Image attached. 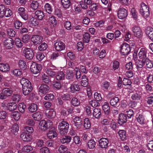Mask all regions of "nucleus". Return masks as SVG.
Wrapping results in <instances>:
<instances>
[{
	"instance_id": "10",
	"label": "nucleus",
	"mask_w": 153,
	"mask_h": 153,
	"mask_svg": "<svg viewBox=\"0 0 153 153\" xmlns=\"http://www.w3.org/2000/svg\"><path fill=\"white\" fill-rule=\"evenodd\" d=\"M147 50L144 48H141L138 54L139 58L143 62H144L147 59L146 54Z\"/></svg>"
},
{
	"instance_id": "34",
	"label": "nucleus",
	"mask_w": 153,
	"mask_h": 153,
	"mask_svg": "<svg viewBox=\"0 0 153 153\" xmlns=\"http://www.w3.org/2000/svg\"><path fill=\"white\" fill-rule=\"evenodd\" d=\"M39 5L38 1L36 0H33L30 4V7L34 10H36Z\"/></svg>"
},
{
	"instance_id": "44",
	"label": "nucleus",
	"mask_w": 153,
	"mask_h": 153,
	"mask_svg": "<svg viewBox=\"0 0 153 153\" xmlns=\"http://www.w3.org/2000/svg\"><path fill=\"white\" fill-rule=\"evenodd\" d=\"M90 39V36L89 34L86 33L83 36V41L85 43H88Z\"/></svg>"
},
{
	"instance_id": "64",
	"label": "nucleus",
	"mask_w": 153,
	"mask_h": 153,
	"mask_svg": "<svg viewBox=\"0 0 153 153\" xmlns=\"http://www.w3.org/2000/svg\"><path fill=\"white\" fill-rule=\"evenodd\" d=\"M123 84L124 85L130 86L131 84L130 80L127 78H124L123 81Z\"/></svg>"
},
{
	"instance_id": "22",
	"label": "nucleus",
	"mask_w": 153,
	"mask_h": 153,
	"mask_svg": "<svg viewBox=\"0 0 153 153\" xmlns=\"http://www.w3.org/2000/svg\"><path fill=\"white\" fill-rule=\"evenodd\" d=\"M20 137L24 141H29L31 139L30 136L26 132H23L20 135Z\"/></svg>"
},
{
	"instance_id": "57",
	"label": "nucleus",
	"mask_w": 153,
	"mask_h": 153,
	"mask_svg": "<svg viewBox=\"0 0 153 153\" xmlns=\"http://www.w3.org/2000/svg\"><path fill=\"white\" fill-rule=\"evenodd\" d=\"M15 42L16 45L18 48H20L22 46V43L20 38H16Z\"/></svg>"
},
{
	"instance_id": "52",
	"label": "nucleus",
	"mask_w": 153,
	"mask_h": 153,
	"mask_svg": "<svg viewBox=\"0 0 153 153\" xmlns=\"http://www.w3.org/2000/svg\"><path fill=\"white\" fill-rule=\"evenodd\" d=\"M119 66L120 63L118 61L114 60L112 62V68L115 71L117 69L119 68Z\"/></svg>"
},
{
	"instance_id": "49",
	"label": "nucleus",
	"mask_w": 153,
	"mask_h": 153,
	"mask_svg": "<svg viewBox=\"0 0 153 153\" xmlns=\"http://www.w3.org/2000/svg\"><path fill=\"white\" fill-rule=\"evenodd\" d=\"M6 9L5 6L3 4L0 5V17L3 18L4 16V14Z\"/></svg>"
},
{
	"instance_id": "20",
	"label": "nucleus",
	"mask_w": 153,
	"mask_h": 153,
	"mask_svg": "<svg viewBox=\"0 0 153 153\" xmlns=\"http://www.w3.org/2000/svg\"><path fill=\"white\" fill-rule=\"evenodd\" d=\"M73 122L74 126L77 129H79L81 128L82 125V121L81 118L78 117H75L73 119Z\"/></svg>"
},
{
	"instance_id": "33",
	"label": "nucleus",
	"mask_w": 153,
	"mask_h": 153,
	"mask_svg": "<svg viewBox=\"0 0 153 153\" xmlns=\"http://www.w3.org/2000/svg\"><path fill=\"white\" fill-rule=\"evenodd\" d=\"M88 79L86 76L85 75L82 76L81 80V85L83 87H86L88 85Z\"/></svg>"
},
{
	"instance_id": "46",
	"label": "nucleus",
	"mask_w": 153,
	"mask_h": 153,
	"mask_svg": "<svg viewBox=\"0 0 153 153\" xmlns=\"http://www.w3.org/2000/svg\"><path fill=\"white\" fill-rule=\"evenodd\" d=\"M71 102L72 105L74 106H76L79 105L80 103V102L78 99L75 97H73L71 100Z\"/></svg>"
},
{
	"instance_id": "39",
	"label": "nucleus",
	"mask_w": 153,
	"mask_h": 153,
	"mask_svg": "<svg viewBox=\"0 0 153 153\" xmlns=\"http://www.w3.org/2000/svg\"><path fill=\"white\" fill-rule=\"evenodd\" d=\"M138 92H137L132 94L131 96V99L134 101L140 100L141 98V95Z\"/></svg>"
},
{
	"instance_id": "53",
	"label": "nucleus",
	"mask_w": 153,
	"mask_h": 153,
	"mask_svg": "<svg viewBox=\"0 0 153 153\" xmlns=\"http://www.w3.org/2000/svg\"><path fill=\"white\" fill-rule=\"evenodd\" d=\"M29 23L31 25L33 26H36L39 24L38 21L33 18L31 19L29 21Z\"/></svg>"
},
{
	"instance_id": "27",
	"label": "nucleus",
	"mask_w": 153,
	"mask_h": 153,
	"mask_svg": "<svg viewBox=\"0 0 153 153\" xmlns=\"http://www.w3.org/2000/svg\"><path fill=\"white\" fill-rule=\"evenodd\" d=\"M118 133L121 140L124 141L126 140V133L125 130H120L118 132Z\"/></svg>"
},
{
	"instance_id": "59",
	"label": "nucleus",
	"mask_w": 153,
	"mask_h": 153,
	"mask_svg": "<svg viewBox=\"0 0 153 153\" xmlns=\"http://www.w3.org/2000/svg\"><path fill=\"white\" fill-rule=\"evenodd\" d=\"M11 73L16 76H19L22 74V71L19 69H15L11 71Z\"/></svg>"
},
{
	"instance_id": "30",
	"label": "nucleus",
	"mask_w": 153,
	"mask_h": 153,
	"mask_svg": "<svg viewBox=\"0 0 153 153\" xmlns=\"http://www.w3.org/2000/svg\"><path fill=\"white\" fill-rule=\"evenodd\" d=\"M19 130V126L16 123L13 124L10 130L11 133L15 135H16L17 134Z\"/></svg>"
},
{
	"instance_id": "63",
	"label": "nucleus",
	"mask_w": 153,
	"mask_h": 153,
	"mask_svg": "<svg viewBox=\"0 0 153 153\" xmlns=\"http://www.w3.org/2000/svg\"><path fill=\"white\" fill-rule=\"evenodd\" d=\"M89 104L90 105L93 107H97L99 106L100 105V103L95 100H93L90 101Z\"/></svg>"
},
{
	"instance_id": "36",
	"label": "nucleus",
	"mask_w": 153,
	"mask_h": 153,
	"mask_svg": "<svg viewBox=\"0 0 153 153\" xmlns=\"http://www.w3.org/2000/svg\"><path fill=\"white\" fill-rule=\"evenodd\" d=\"M61 4L64 8H68L71 5L70 0H61Z\"/></svg>"
},
{
	"instance_id": "43",
	"label": "nucleus",
	"mask_w": 153,
	"mask_h": 153,
	"mask_svg": "<svg viewBox=\"0 0 153 153\" xmlns=\"http://www.w3.org/2000/svg\"><path fill=\"white\" fill-rule=\"evenodd\" d=\"M37 105L34 103L31 104L28 108L29 111L32 112L36 111L37 110Z\"/></svg>"
},
{
	"instance_id": "28",
	"label": "nucleus",
	"mask_w": 153,
	"mask_h": 153,
	"mask_svg": "<svg viewBox=\"0 0 153 153\" xmlns=\"http://www.w3.org/2000/svg\"><path fill=\"white\" fill-rule=\"evenodd\" d=\"M57 135V134L54 129L50 130L47 134L48 137L50 139L56 137Z\"/></svg>"
},
{
	"instance_id": "56",
	"label": "nucleus",
	"mask_w": 153,
	"mask_h": 153,
	"mask_svg": "<svg viewBox=\"0 0 153 153\" xmlns=\"http://www.w3.org/2000/svg\"><path fill=\"white\" fill-rule=\"evenodd\" d=\"M68 150V148L64 145L60 146L58 148V151L60 153H65Z\"/></svg>"
},
{
	"instance_id": "55",
	"label": "nucleus",
	"mask_w": 153,
	"mask_h": 153,
	"mask_svg": "<svg viewBox=\"0 0 153 153\" xmlns=\"http://www.w3.org/2000/svg\"><path fill=\"white\" fill-rule=\"evenodd\" d=\"M144 64V62H143L142 60L137 64L136 68L138 71H142Z\"/></svg>"
},
{
	"instance_id": "5",
	"label": "nucleus",
	"mask_w": 153,
	"mask_h": 153,
	"mask_svg": "<svg viewBox=\"0 0 153 153\" xmlns=\"http://www.w3.org/2000/svg\"><path fill=\"white\" fill-rule=\"evenodd\" d=\"M53 125L51 122H46L45 120H42L39 123V127L41 130L46 131L48 128H51Z\"/></svg>"
},
{
	"instance_id": "8",
	"label": "nucleus",
	"mask_w": 153,
	"mask_h": 153,
	"mask_svg": "<svg viewBox=\"0 0 153 153\" xmlns=\"http://www.w3.org/2000/svg\"><path fill=\"white\" fill-rule=\"evenodd\" d=\"M54 45L55 49L58 51H61L64 50L65 47V44L59 40L56 41Z\"/></svg>"
},
{
	"instance_id": "62",
	"label": "nucleus",
	"mask_w": 153,
	"mask_h": 153,
	"mask_svg": "<svg viewBox=\"0 0 153 153\" xmlns=\"http://www.w3.org/2000/svg\"><path fill=\"white\" fill-rule=\"evenodd\" d=\"M30 39L29 36L27 34H25L23 36L22 41L24 43H27L28 42Z\"/></svg>"
},
{
	"instance_id": "41",
	"label": "nucleus",
	"mask_w": 153,
	"mask_h": 153,
	"mask_svg": "<svg viewBox=\"0 0 153 153\" xmlns=\"http://www.w3.org/2000/svg\"><path fill=\"white\" fill-rule=\"evenodd\" d=\"M65 74L62 71H60L56 75V78L58 80H62L64 78Z\"/></svg>"
},
{
	"instance_id": "19",
	"label": "nucleus",
	"mask_w": 153,
	"mask_h": 153,
	"mask_svg": "<svg viewBox=\"0 0 153 153\" xmlns=\"http://www.w3.org/2000/svg\"><path fill=\"white\" fill-rule=\"evenodd\" d=\"M7 105L6 106V107H5V109H8L10 111H13L16 110L17 107V104L13 102L7 103Z\"/></svg>"
},
{
	"instance_id": "42",
	"label": "nucleus",
	"mask_w": 153,
	"mask_h": 153,
	"mask_svg": "<svg viewBox=\"0 0 153 153\" xmlns=\"http://www.w3.org/2000/svg\"><path fill=\"white\" fill-rule=\"evenodd\" d=\"M3 92L6 97L10 96L13 93V91L11 88H6L4 89Z\"/></svg>"
},
{
	"instance_id": "29",
	"label": "nucleus",
	"mask_w": 153,
	"mask_h": 153,
	"mask_svg": "<svg viewBox=\"0 0 153 153\" xmlns=\"http://www.w3.org/2000/svg\"><path fill=\"white\" fill-rule=\"evenodd\" d=\"M71 137L68 136H65L60 140V141L62 144L68 143H70L71 140Z\"/></svg>"
},
{
	"instance_id": "3",
	"label": "nucleus",
	"mask_w": 153,
	"mask_h": 153,
	"mask_svg": "<svg viewBox=\"0 0 153 153\" xmlns=\"http://www.w3.org/2000/svg\"><path fill=\"white\" fill-rule=\"evenodd\" d=\"M69 127V124L65 121H62L58 125V129L61 134H66L68 131Z\"/></svg>"
},
{
	"instance_id": "11",
	"label": "nucleus",
	"mask_w": 153,
	"mask_h": 153,
	"mask_svg": "<svg viewBox=\"0 0 153 153\" xmlns=\"http://www.w3.org/2000/svg\"><path fill=\"white\" fill-rule=\"evenodd\" d=\"M134 35L138 38H140L142 36V33L140 28L137 26H134L131 28Z\"/></svg>"
},
{
	"instance_id": "40",
	"label": "nucleus",
	"mask_w": 153,
	"mask_h": 153,
	"mask_svg": "<svg viewBox=\"0 0 153 153\" xmlns=\"http://www.w3.org/2000/svg\"><path fill=\"white\" fill-rule=\"evenodd\" d=\"M26 108V105L23 102L19 103L18 106L19 111L22 113L25 112V109Z\"/></svg>"
},
{
	"instance_id": "37",
	"label": "nucleus",
	"mask_w": 153,
	"mask_h": 153,
	"mask_svg": "<svg viewBox=\"0 0 153 153\" xmlns=\"http://www.w3.org/2000/svg\"><path fill=\"white\" fill-rule=\"evenodd\" d=\"M65 73L66 78L68 79H72L73 76V74L72 71L70 70L69 69H67L64 71Z\"/></svg>"
},
{
	"instance_id": "6",
	"label": "nucleus",
	"mask_w": 153,
	"mask_h": 153,
	"mask_svg": "<svg viewBox=\"0 0 153 153\" xmlns=\"http://www.w3.org/2000/svg\"><path fill=\"white\" fill-rule=\"evenodd\" d=\"M81 85L79 82H74L71 84L69 88V91L71 93H74L76 91H79L81 89Z\"/></svg>"
},
{
	"instance_id": "17",
	"label": "nucleus",
	"mask_w": 153,
	"mask_h": 153,
	"mask_svg": "<svg viewBox=\"0 0 153 153\" xmlns=\"http://www.w3.org/2000/svg\"><path fill=\"white\" fill-rule=\"evenodd\" d=\"M49 89V87L47 85L42 84L39 88V91L41 94H45L48 92Z\"/></svg>"
},
{
	"instance_id": "4",
	"label": "nucleus",
	"mask_w": 153,
	"mask_h": 153,
	"mask_svg": "<svg viewBox=\"0 0 153 153\" xmlns=\"http://www.w3.org/2000/svg\"><path fill=\"white\" fill-rule=\"evenodd\" d=\"M31 63L30 69L33 74H36L41 70L42 67L41 65L33 62H31Z\"/></svg>"
},
{
	"instance_id": "16",
	"label": "nucleus",
	"mask_w": 153,
	"mask_h": 153,
	"mask_svg": "<svg viewBox=\"0 0 153 153\" xmlns=\"http://www.w3.org/2000/svg\"><path fill=\"white\" fill-rule=\"evenodd\" d=\"M127 11L125 8H121L119 10L117 13L118 18L120 19H123L127 17Z\"/></svg>"
},
{
	"instance_id": "51",
	"label": "nucleus",
	"mask_w": 153,
	"mask_h": 153,
	"mask_svg": "<svg viewBox=\"0 0 153 153\" xmlns=\"http://www.w3.org/2000/svg\"><path fill=\"white\" fill-rule=\"evenodd\" d=\"M44 8L45 11L49 14H51L52 11V9L51 5L48 3H47L45 4Z\"/></svg>"
},
{
	"instance_id": "50",
	"label": "nucleus",
	"mask_w": 153,
	"mask_h": 153,
	"mask_svg": "<svg viewBox=\"0 0 153 153\" xmlns=\"http://www.w3.org/2000/svg\"><path fill=\"white\" fill-rule=\"evenodd\" d=\"M19 65L20 68L23 70H24L26 68V63L23 60H20L19 62Z\"/></svg>"
},
{
	"instance_id": "15",
	"label": "nucleus",
	"mask_w": 153,
	"mask_h": 153,
	"mask_svg": "<svg viewBox=\"0 0 153 153\" xmlns=\"http://www.w3.org/2000/svg\"><path fill=\"white\" fill-rule=\"evenodd\" d=\"M4 44L8 49H10L13 47L14 42L11 38L9 37L6 38L4 41Z\"/></svg>"
},
{
	"instance_id": "13",
	"label": "nucleus",
	"mask_w": 153,
	"mask_h": 153,
	"mask_svg": "<svg viewBox=\"0 0 153 153\" xmlns=\"http://www.w3.org/2000/svg\"><path fill=\"white\" fill-rule=\"evenodd\" d=\"M43 38L42 36L38 35H33L31 38L32 42L35 45L40 44L42 41Z\"/></svg>"
},
{
	"instance_id": "60",
	"label": "nucleus",
	"mask_w": 153,
	"mask_h": 153,
	"mask_svg": "<svg viewBox=\"0 0 153 153\" xmlns=\"http://www.w3.org/2000/svg\"><path fill=\"white\" fill-rule=\"evenodd\" d=\"M47 48V44L45 43H42L41 45L39 46L38 47V49L40 51H44Z\"/></svg>"
},
{
	"instance_id": "9",
	"label": "nucleus",
	"mask_w": 153,
	"mask_h": 153,
	"mask_svg": "<svg viewBox=\"0 0 153 153\" xmlns=\"http://www.w3.org/2000/svg\"><path fill=\"white\" fill-rule=\"evenodd\" d=\"M130 51L129 45L127 43H124L121 46L120 52L122 55H128Z\"/></svg>"
},
{
	"instance_id": "58",
	"label": "nucleus",
	"mask_w": 153,
	"mask_h": 153,
	"mask_svg": "<svg viewBox=\"0 0 153 153\" xmlns=\"http://www.w3.org/2000/svg\"><path fill=\"white\" fill-rule=\"evenodd\" d=\"M54 99V96L52 94H48L44 97V99L48 101H51Z\"/></svg>"
},
{
	"instance_id": "14",
	"label": "nucleus",
	"mask_w": 153,
	"mask_h": 153,
	"mask_svg": "<svg viewBox=\"0 0 153 153\" xmlns=\"http://www.w3.org/2000/svg\"><path fill=\"white\" fill-rule=\"evenodd\" d=\"M99 143L101 148L106 149L108 146L109 142L107 138H102L99 140Z\"/></svg>"
},
{
	"instance_id": "54",
	"label": "nucleus",
	"mask_w": 153,
	"mask_h": 153,
	"mask_svg": "<svg viewBox=\"0 0 153 153\" xmlns=\"http://www.w3.org/2000/svg\"><path fill=\"white\" fill-rule=\"evenodd\" d=\"M21 98L19 94H15L13 95L11 97L12 101L15 102H18Z\"/></svg>"
},
{
	"instance_id": "45",
	"label": "nucleus",
	"mask_w": 153,
	"mask_h": 153,
	"mask_svg": "<svg viewBox=\"0 0 153 153\" xmlns=\"http://www.w3.org/2000/svg\"><path fill=\"white\" fill-rule=\"evenodd\" d=\"M91 127V124L88 118H86L84 119V127L86 129H89Z\"/></svg>"
},
{
	"instance_id": "23",
	"label": "nucleus",
	"mask_w": 153,
	"mask_h": 153,
	"mask_svg": "<svg viewBox=\"0 0 153 153\" xmlns=\"http://www.w3.org/2000/svg\"><path fill=\"white\" fill-rule=\"evenodd\" d=\"M101 115V110L98 108H95L93 110V116L96 118H98Z\"/></svg>"
},
{
	"instance_id": "25",
	"label": "nucleus",
	"mask_w": 153,
	"mask_h": 153,
	"mask_svg": "<svg viewBox=\"0 0 153 153\" xmlns=\"http://www.w3.org/2000/svg\"><path fill=\"white\" fill-rule=\"evenodd\" d=\"M10 70V67L8 64L4 63H0V70L3 72H6Z\"/></svg>"
},
{
	"instance_id": "35",
	"label": "nucleus",
	"mask_w": 153,
	"mask_h": 153,
	"mask_svg": "<svg viewBox=\"0 0 153 153\" xmlns=\"http://www.w3.org/2000/svg\"><path fill=\"white\" fill-rule=\"evenodd\" d=\"M48 22L51 25H52L53 27L56 26L57 23V21L56 19L53 16L49 17Z\"/></svg>"
},
{
	"instance_id": "1",
	"label": "nucleus",
	"mask_w": 153,
	"mask_h": 153,
	"mask_svg": "<svg viewBox=\"0 0 153 153\" xmlns=\"http://www.w3.org/2000/svg\"><path fill=\"white\" fill-rule=\"evenodd\" d=\"M22 86L23 93L25 95H28L32 90V87L30 81L27 79L23 77L20 80Z\"/></svg>"
},
{
	"instance_id": "24",
	"label": "nucleus",
	"mask_w": 153,
	"mask_h": 153,
	"mask_svg": "<svg viewBox=\"0 0 153 153\" xmlns=\"http://www.w3.org/2000/svg\"><path fill=\"white\" fill-rule=\"evenodd\" d=\"M35 13L36 18L40 20H42L45 16L44 13L40 10H36Z\"/></svg>"
},
{
	"instance_id": "47",
	"label": "nucleus",
	"mask_w": 153,
	"mask_h": 153,
	"mask_svg": "<svg viewBox=\"0 0 153 153\" xmlns=\"http://www.w3.org/2000/svg\"><path fill=\"white\" fill-rule=\"evenodd\" d=\"M144 62V65H146V67L148 68L151 69L153 68V64L152 62L150 60L146 59V60Z\"/></svg>"
},
{
	"instance_id": "61",
	"label": "nucleus",
	"mask_w": 153,
	"mask_h": 153,
	"mask_svg": "<svg viewBox=\"0 0 153 153\" xmlns=\"http://www.w3.org/2000/svg\"><path fill=\"white\" fill-rule=\"evenodd\" d=\"M96 145V143L93 140H91L88 143V146L90 149H92L94 148Z\"/></svg>"
},
{
	"instance_id": "31",
	"label": "nucleus",
	"mask_w": 153,
	"mask_h": 153,
	"mask_svg": "<svg viewBox=\"0 0 153 153\" xmlns=\"http://www.w3.org/2000/svg\"><path fill=\"white\" fill-rule=\"evenodd\" d=\"M137 121L140 124H143L144 123L145 117L141 114H138L137 115L136 117Z\"/></svg>"
},
{
	"instance_id": "32",
	"label": "nucleus",
	"mask_w": 153,
	"mask_h": 153,
	"mask_svg": "<svg viewBox=\"0 0 153 153\" xmlns=\"http://www.w3.org/2000/svg\"><path fill=\"white\" fill-rule=\"evenodd\" d=\"M119 101V99L117 97H114L110 99V103L111 106L115 107L117 106Z\"/></svg>"
},
{
	"instance_id": "26",
	"label": "nucleus",
	"mask_w": 153,
	"mask_h": 153,
	"mask_svg": "<svg viewBox=\"0 0 153 153\" xmlns=\"http://www.w3.org/2000/svg\"><path fill=\"white\" fill-rule=\"evenodd\" d=\"M32 116L34 119L36 121H39L42 118V115L41 112L38 111L33 114Z\"/></svg>"
},
{
	"instance_id": "48",
	"label": "nucleus",
	"mask_w": 153,
	"mask_h": 153,
	"mask_svg": "<svg viewBox=\"0 0 153 153\" xmlns=\"http://www.w3.org/2000/svg\"><path fill=\"white\" fill-rule=\"evenodd\" d=\"M145 32L148 37L151 36L153 33V28L150 27H148L145 30Z\"/></svg>"
},
{
	"instance_id": "2",
	"label": "nucleus",
	"mask_w": 153,
	"mask_h": 153,
	"mask_svg": "<svg viewBox=\"0 0 153 153\" xmlns=\"http://www.w3.org/2000/svg\"><path fill=\"white\" fill-rule=\"evenodd\" d=\"M140 13L144 18H147L150 15L148 7L143 2L140 4Z\"/></svg>"
},
{
	"instance_id": "18",
	"label": "nucleus",
	"mask_w": 153,
	"mask_h": 153,
	"mask_svg": "<svg viewBox=\"0 0 153 153\" xmlns=\"http://www.w3.org/2000/svg\"><path fill=\"white\" fill-rule=\"evenodd\" d=\"M45 114L47 118L51 119L55 117L56 113L53 109H49L46 110Z\"/></svg>"
},
{
	"instance_id": "21",
	"label": "nucleus",
	"mask_w": 153,
	"mask_h": 153,
	"mask_svg": "<svg viewBox=\"0 0 153 153\" xmlns=\"http://www.w3.org/2000/svg\"><path fill=\"white\" fill-rule=\"evenodd\" d=\"M127 121V117L126 114H121L119 115L118 123L122 125L125 123Z\"/></svg>"
},
{
	"instance_id": "38",
	"label": "nucleus",
	"mask_w": 153,
	"mask_h": 153,
	"mask_svg": "<svg viewBox=\"0 0 153 153\" xmlns=\"http://www.w3.org/2000/svg\"><path fill=\"white\" fill-rule=\"evenodd\" d=\"M11 115L16 120H18L20 118V114L18 111L11 113Z\"/></svg>"
},
{
	"instance_id": "7",
	"label": "nucleus",
	"mask_w": 153,
	"mask_h": 153,
	"mask_svg": "<svg viewBox=\"0 0 153 153\" xmlns=\"http://www.w3.org/2000/svg\"><path fill=\"white\" fill-rule=\"evenodd\" d=\"M23 53L25 58L28 59H32L34 56V53L32 49L28 48H25L23 50Z\"/></svg>"
},
{
	"instance_id": "12",
	"label": "nucleus",
	"mask_w": 153,
	"mask_h": 153,
	"mask_svg": "<svg viewBox=\"0 0 153 153\" xmlns=\"http://www.w3.org/2000/svg\"><path fill=\"white\" fill-rule=\"evenodd\" d=\"M56 67L53 66H51L49 68H48L46 69V72L47 75L51 77H53L56 74L57 70Z\"/></svg>"
}]
</instances>
